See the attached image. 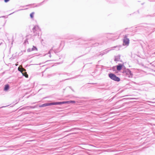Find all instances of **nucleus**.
<instances>
[{"label":"nucleus","instance_id":"f257e3e1","mask_svg":"<svg viewBox=\"0 0 155 155\" xmlns=\"http://www.w3.org/2000/svg\"><path fill=\"white\" fill-rule=\"evenodd\" d=\"M75 102L74 101H63V102H56L54 103H46L45 104H42L39 106L40 107H46L47 106H51V105H58V104H64L65 103H75Z\"/></svg>","mask_w":155,"mask_h":155},{"label":"nucleus","instance_id":"f03ea898","mask_svg":"<svg viewBox=\"0 0 155 155\" xmlns=\"http://www.w3.org/2000/svg\"><path fill=\"white\" fill-rule=\"evenodd\" d=\"M109 77L112 80L117 81H120V78L117 77L115 74L113 73H110L108 74Z\"/></svg>","mask_w":155,"mask_h":155},{"label":"nucleus","instance_id":"7ed1b4c3","mask_svg":"<svg viewBox=\"0 0 155 155\" xmlns=\"http://www.w3.org/2000/svg\"><path fill=\"white\" fill-rule=\"evenodd\" d=\"M125 74L127 76L128 78H130L132 77L133 74L131 71L129 69H127L125 70Z\"/></svg>","mask_w":155,"mask_h":155},{"label":"nucleus","instance_id":"20e7f679","mask_svg":"<svg viewBox=\"0 0 155 155\" xmlns=\"http://www.w3.org/2000/svg\"><path fill=\"white\" fill-rule=\"evenodd\" d=\"M129 43V39L127 38V36L125 35L123 39V44L128 45Z\"/></svg>","mask_w":155,"mask_h":155},{"label":"nucleus","instance_id":"39448f33","mask_svg":"<svg viewBox=\"0 0 155 155\" xmlns=\"http://www.w3.org/2000/svg\"><path fill=\"white\" fill-rule=\"evenodd\" d=\"M114 61H120V55H118L115 56Z\"/></svg>","mask_w":155,"mask_h":155},{"label":"nucleus","instance_id":"423d86ee","mask_svg":"<svg viewBox=\"0 0 155 155\" xmlns=\"http://www.w3.org/2000/svg\"><path fill=\"white\" fill-rule=\"evenodd\" d=\"M18 70L19 71H20L21 73H22V72H23V71H26L25 69L24 68H20L19 67L18 68Z\"/></svg>","mask_w":155,"mask_h":155},{"label":"nucleus","instance_id":"0eeeda50","mask_svg":"<svg viewBox=\"0 0 155 155\" xmlns=\"http://www.w3.org/2000/svg\"><path fill=\"white\" fill-rule=\"evenodd\" d=\"M110 50L104 51V52H102L100 54V55L102 56L108 52Z\"/></svg>","mask_w":155,"mask_h":155},{"label":"nucleus","instance_id":"6e6552de","mask_svg":"<svg viewBox=\"0 0 155 155\" xmlns=\"http://www.w3.org/2000/svg\"><path fill=\"white\" fill-rule=\"evenodd\" d=\"M122 68V65L121 64L117 66V69L118 71H120L121 70Z\"/></svg>","mask_w":155,"mask_h":155},{"label":"nucleus","instance_id":"1a4fd4ad","mask_svg":"<svg viewBox=\"0 0 155 155\" xmlns=\"http://www.w3.org/2000/svg\"><path fill=\"white\" fill-rule=\"evenodd\" d=\"M23 74V75L25 76L26 78H28V75L27 74V72H25V71H24V73H23V72L22 73H21Z\"/></svg>","mask_w":155,"mask_h":155},{"label":"nucleus","instance_id":"9d476101","mask_svg":"<svg viewBox=\"0 0 155 155\" xmlns=\"http://www.w3.org/2000/svg\"><path fill=\"white\" fill-rule=\"evenodd\" d=\"M39 28L38 26H35L33 28V30L34 31H35V30H37L38 29H39Z\"/></svg>","mask_w":155,"mask_h":155},{"label":"nucleus","instance_id":"9b49d317","mask_svg":"<svg viewBox=\"0 0 155 155\" xmlns=\"http://www.w3.org/2000/svg\"><path fill=\"white\" fill-rule=\"evenodd\" d=\"M9 88V85L8 84H6L5 86V87L4 89V90L7 91Z\"/></svg>","mask_w":155,"mask_h":155},{"label":"nucleus","instance_id":"f8f14e48","mask_svg":"<svg viewBox=\"0 0 155 155\" xmlns=\"http://www.w3.org/2000/svg\"><path fill=\"white\" fill-rule=\"evenodd\" d=\"M34 14H35V13L34 12H32L30 14V16L31 18H33Z\"/></svg>","mask_w":155,"mask_h":155},{"label":"nucleus","instance_id":"ddd939ff","mask_svg":"<svg viewBox=\"0 0 155 155\" xmlns=\"http://www.w3.org/2000/svg\"><path fill=\"white\" fill-rule=\"evenodd\" d=\"M32 50H33V51L37 50V48L36 47L33 46L32 48Z\"/></svg>","mask_w":155,"mask_h":155},{"label":"nucleus","instance_id":"4468645a","mask_svg":"<svg viewBox=\"0 0 155 155\" xmlns=\"http://www.w3.org/2000/svg\"><path fill=\"white\" fill-rule=\"evenodd\" d=\"M147 102H148V103H155V102H152V101H147Z\"/></svg>","mask_w":155,"mask_h":155},{"label":"nucleus","instance_id":"2eb2a0df","mask_svg":"<svg viewBox=\"0 0 155 155\" xmlns=\"http://www.w3.org/2000/svg\"><path fill=\"white\" fill-rule=\"evenodd\" d=\"M9 0H4V2H8V1H9Z\"/></svg>","mask_w":155,"mask_h":155},{"label":"nucleus","instance_id":"dca6fc26","mask_svg":"<svg viewBox=\"0 0 155 155\" xmlns=\"http://www.w3.org/2000/svg\"><path fill=\"white\" fill-rule=\"evenodd\" d=\"M119 37V35L117 36V38H116V39H117Z\"/></svg>","mask_w":155,"mask_h":155},{"label":"nucleus","instance_id":"f3484780","mask_svg":"<svg viewBox=\"0 0 155 155\" xmlns=\"http://www.w3.org/2000/svg\"><path fill=\"white\" fill-rule=\"evenodd\" d=\"M116 47H114V48H116Z\"/></svg>","mask_w":155,"mask_h":155}]
</instances>
